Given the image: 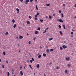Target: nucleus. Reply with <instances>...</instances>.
I'll list each match as a JSON object with an SVG mask.
<instances>
[{
	"mask_svg": "<svg viewBox=\"0 0 76 76\" xmlns=\"http://www.w3.org/2000/svg\"><path fill=\"white\" fill-rule=\"evenodd\" d=\"M65 59L67 61H69L70 60V58L69 57L67 56L65 58Z\"/></svg>",
	"mask_w": 76,
	"mask_h": 76,
	"instance_id": "obj_1",
	"label": "nucleus"
},
{
	"mask_svg": "<svg viewBox=\"0 0 76 76\" xmlns=\"http://www.w3.org/2000/svg\"><path fill=\"white\" fill-rule=\"evenodd\" d=\"M57 21H59L60 22H61V23H63V21L61 19H60L59 20L57 19Z\"/></svg>",
	"mask_w": 76,
	"mask_h": 76,
	"instance_id": "obj_2",
	"label": "nucleus"
},
{
	"mask_svg": "<svg viewBox=\"0 0 76 76\" xmlns=\"http://www.w3.org/2000/svg\"><path fill=\"white\" fill-rule=\"evenodd\" d=\"M29 2V0H26V1L25 2L26 4H28V3Z\"/></svg>",
	"mask_w": 76,
	"mask_h": 76,
	"instance_id": "obj_3",
	"label": "nucleus"
},
{
	"mask_svg": "<svg viewBox=\"0 0 76 76\" xmlns=\"http://www.w3.org/2000/svg\"><path fill=\"white\" fill-rule=\"evenodd\" d=\"M62 47V48H64V49H66V48H67V46H66L65 45H63Z\"/></svg>",
	"mask_w": 76,
	"mask_h": 76,
	"instance_id": "obj_4",
	"label": "nucleus"
},
{
	"mask_svg": "<svg viewBox=\"0 0 76 76\" xmlns=\"http://www.w3.org/2000/svg\"><path fill=\"white\" fill-rule=\"evenodd\" d=\"M37 15H39V12H37V15L35 16V17L37 18V17L38 16Z\"/></svg>",
	"mask_w": 76,
	"mask_h": 76,
	"instance_id": "obj_5",
	"label": "nucleus"
},
{
	"mask_svg": "<svg viewBox=\"0 0 76 76\" xmlns=\"http://www.w3.org/2000/svg\"><path fill=\"white\" fill-rule=\"evenodd\" d=\"M31 59L32 60H30V61L31 63H32V61H34V58H32Z\"/></svg>",
	"mask_w": 76,
	"mask_h": 76,
	"instance_id": "obj_6",
	"label": "nucleus"
},
{
	"mask_svg": "<svg viewBox=\"0 0 76 76\" xmlns=\"http://www.w3.org/2000/svg\"><path fill=\"white\" fill-rule=\"evenodd\" d=\"M22 38H23V36H21L19 37V39H22Z\"/></svg>",
	"mask_w": 76,
	"mask_h": 76,
	"instance_id": "obj_7",
	"label": "nucleus"
},
{
	"mask_svg": "<svg viewBox=\"0 0 76 76\" xmlns=\"http://www.w3.org/2000/svg\"><path fill=\"white\" fill-rule=\"evenodd\" d=\"M20 74L21 76H23V74L22 71L20 72Z\"/></svg>",
	"mask_w": 76,
	"mask_h": 76,
	"instance_id": "obj_8",
	"label": "nucleus"
},
{
	"mask_svg": "<svg viewBox=\"0 0 76 76\" xmlns=\"http://www.w3.org/2000/svg\"><path fill=\"white\" fill-rule=\"evenodd\" d=\"M16 10L17 11V13H19V10L17 8L16 9Z\"/></svg>",
	"mask_w": 76,
	"mask_h": 76,
	"instance_id": "obj_9",
	"label": "nucleus"
},
{
	"mask_svg": "<svg viewBox=\"0 0 76 76\" xmlns=\"http://www.w3.org/2000/svg\"><path fill=\"white\" fill-rule=\"evenodd\" d=\"M36 66L37 68H39V64H37L36 65Z\"/></svg>",
	"mask_w": 76,
	"mask_h": 76,
	"instance_id": "obj_10",
	"label": "nucleus"
},
{
	"mask_svg": "<svg viewBox=\"0 0 76 76\" xmlns=\"http://www.w3.org/2000/svg\"><path fill=\"white\" fill-rule=\"evenodd\" d=\"M65 73H66V74L67 73V70L66 69H65L64 71Z\"/></svg>",
	"mask_w": 76,
	"mask_h": 76,
	"instance_id": "obj_11",
	"label": "nucleus"
},
{
	"mask_svg": "<svg viewBox=\"0 0 76 76\" xmlns=\"http://www.w3.org/2000/svg\"><path fill=\"white\" fill-rule=\"evenodd\" d=\"M59 33L61 35L62 34H63V33H62V31H60Z\"/></svg>",
	"mask_w": 76,
	"mask_h": 76,
	"instance_id": "obj_12",
	"label": "nucleus"
},
{
	"mask_svg": "<svg viewBox=\"0 0 76 76\" xmlns=\"http://www.w3.org/2000/svg\"><path fill=\"white\" fill-rule=\"evenodd\" d=\"M13 28H16V24H15L13 26Z\"/></svg>",
	"mask_w": 76,
	"mask_h": 76,
	"instance_id": "obj_13",
	"label": "nucleus"
},
{
	"mask_svg": "<svg viewBox=\"0 0 76 76\" xmlns=\"http://www.w3.org/2000/svg\"><path fill=\"white\" fill-rule=\"evenodd\" d=\"M53 38H51L49 39L48 40H49V41H51V40H53Z\"/></svg>",
	"mask_w": 76,
	"mask_h": 76,
	"instance_id": "obj_14",
	"label": "nucleus"
},
{
	"mask_svg": "<svg viewBox=\"0 0 76 76\" xmlns=\"http://www.w3.org/2000/svg\"><path fill=\"white\" fill-rule=\"evenodd\" d=\"M35 34H36V35H37V34H38V31H35Z\"/></svg>",
	"mask_w": 76,
	"mask_h": 76,
	"instance_id": "obj_15",
	"label": "nucleus"
},
{
	"mask_svg": "<svg viewBox=\"0 0 76 76\" xmlns=\"http://www.w3.org/2000/svg\"><path fill=\"white\" fill-rule=\"evenodd\" d=\"M46 52L47 53H50V50H48V49H47L46 50Z\"/></svg>",
	"mask_w": 76,
	"mask_h": 76,
	"instance_id": "obj_16",
	"label": "nucleus"
},
{
	"mask_svg": "<svg viewBox=\"0 0 76 76\" xmlns=\"http://www.w3.org/2000/svg\"><path fill=\"white\" fill-rule=\"evenodd\" d=\"M41 57V55H39V56H38V58H40Z\"/></svg>",
	"mask_w": 76,
	"mask_h": 76,
	"instance_id": "obj_17",
	"label": "nucleus"
},
{
	"mask_svg": "<svg viewBox=\"0 0 76 76\" xmlns=\"http://www.w3.org/2000/svg\"><path fill=\"white\" fill-rule=\"evenodd\" d=\"M29 66L30 67V68H31V69H33V68H32V67H31V64H29Z\"/></svg>",
	"mask_w": 76,
	"mask_h": 76,
	"instance_id": "obj_18",
	"label": "nucleus"
},
{
	"mask_svg": "<svg viewBox=\"0 0 76 76\" xmlns=\"http://www.w3.org/2000/svg\"><path fill=\"white\" fill-rule=\"evenodd\" d=\"M43 56H44V57H45L46 56V54L45 53H43Z\"/></svg>",
	"mask_w": 76,
	"mask_h": 76,
	"instance_id": "obj_19",
	"label": "nucleus"
},
{
	"mask_svg": "<svg viewBox=\"0 0 76 76\" xmlns=\"http://www.w3.org/2000/svg\"><path fill=\"white\" fill-rule=\"evenodd\" d=\"M63 26L64 27V29H66V27L64 25H63Z\"/></svg>",
	"mask_w": 76,
	"mask_h": 76,
	"instance_id": "obj_20",
	"label": "nucleus"
},
{
	"mask_svg": "<svg viewBox=\"0 0 76 76\" xmlns=\"http://www.w3.org/2000/svg\"><path fill=\"white\" fill-rule=\"evenodd\" d=\"M3 54L4 56H5L6 55V52H3Z\"/></svg>",
	"mask_w": 76,
	"mask_h": 76,
	"instance_id": "obj_21",
	"label": "nucleus"
},
{
	"mask_svg": "<svg viewBox=\"0 0 76 76\" xmlns=\"http://www.w3.org/2000/svg\"><path fill=\"white\" fill-rule=\"evenodd\" d=\"M50 4H46V6H49L50 5Z\"/></svg>",
	"mask_w": 76,
	"mask_h": 76,
	"instance_id": "obj_22",
	"label": "nucleus"
},
{
	"mask_svg": "<svg viewBox=\"0 0 76 76\" xmlns=\"http://www.w3.org/2000/svg\"><path fill=\"white\" fill-rule=\"evenodd\" d=\"M53 50H54V49H51L50 50V51H53Z\"/></svg>",
	"mask_w": 76,
	"mask_h": 76,
	"instance_id": "obj_23",
	"label": "nucleus"
},
{
	"mask_svg": "<svg viewBox=\"0 0 76 76\" xmlns=\"http://www.w3.org/2000/svg\"><path fill=\"white\" fill-rule=\"evenodd\" d=\"M61 15L62 18H64V15H63V14L62 13H61Z\"/></svg>",
	"mask_w": 76,
	"mask_h": 76,
	"instance_id": "obj_24",
	"label": "nucleus"
},
{
	"mask_svg": "<svg viewBox=\"0 0 76 76\" xmlns=\"http://www.w3.org/2000/svg\"><path fill=\"white\" fill-rule=\"evenodd\" d=\"M36 9H37V10H38V7H37V5L36 6Z\"/></svg>",
	"mask_w": 76,
	"mask_h": 76,
	"instance_id": "obj_25",
	"label": "nucleus"
},
{
	"mask_svg": "<svg viewBox=\"0 0 76 76\" xmlns=\"http://www.w3.org/2000/svg\"><path fill=\"white\" fill-rule=\"evenodd\" d=\"M37 30H39V31H40L41 30V28H40V27H39L37 28Z\"/></svg>",
	"mask_w": 76,
	"mask_h": 76,
	"instance_id": "obj_26",
	"label": "nucleus"
},
{
	"mask_svg": "<svg viewBox=\"0 0 76 76\" xmlns=\"http://www.w3.org/2000/svg\"><path fill=\"white\" fill-rule=\"evenodd\" d=\"M60 49L61 50H63V48H62V47H60Z\"/></svg>",
	"mask_w": 76,
	"mask_h": 76,
	"instance_id": "obj_27",
	"label": "nucleus"
},
{
	"mask_svg": "<svg viewBox=\"0 0 76 76\" xmlns=\"http://www.w3.org/2000/svg\"><path fill=\"white\" fill-rule=\"evenodd\" d=\"M49 19H51V15H49Z\"/></svg>",
	"mask_w": 76,
	"mask_h": 76,
	"instance_id": "obj_28",
	"label": "nucleus"
},
{
	"mask_svg": "<svg viewBox=\"0 0 76 76\" xmlns=\"http://www.w3.org/2000/svg\"><path fill=\"white\" fill-rule=\"evenodd\" d=\"M9 34V33H8V32H6L5 33V34L6 35H8Z\"/></svg>",
	"mask_w": 76,
	"mask_h": 76,
	"instance_id": "obj_29",
	"label": "nucleus"
},
{
	"mask_svg": "<svg viewBox=\"0 0 76 76\" xmlns=\"http://www.w3.org/2000/svg\"><path fill=\"white\" fill-rule=\"evenodd\" d=\"M7 76H9V75H10V73H9V72H7Z\"/></svg>",
	"mask_w": 76,
	"mask_h": 76,
	"instance_id": "obj_30",
	"label": "nucleus"
},
{
	"mask_svg": "<svg viewBox=\"0 0 76 76\" xmlns=\"http://www.w3.org/2000/svg\"><path fill=\"white\" fill-rule=\"evenodd\" d=\"M15 20L13 19L12 20V23H15Z\"/></svg>",
	"mask_w": 76,
	"mask_h": 76,
	"instance_id": "obj_31",
	"label": "nucleus"
},
{
	"mask_svg": "<svg viewBox=\"0 0 76 76\" xmlns=\"http://www.w3.org/2000/svg\"><path fill=\"white\" fill-rule=\"evenodd\" d=\"M27 24H29L30 23V22L29 21H28L27 22Z\"/></svg>",
	"mask_w": 76,
	"mask_h": 76,
	"instance_id": "obj_32",
	"label": "nucleus"
},
{
	"mask_svg": "<svg viewBox=\"0 0 76 76\" xmlns=\"http://www.w3.org/2000/svg\"><path fill=\"white\" fill-rule=\"evenodd\" d=\"M40 21L41 22H43V20L42 19H40Z\"/></svg>",
	"mask_w": 76,
	"mask_h": 76,
	"instance_id": "obj_33",
	"label": "nucleus"
},
{
	"mask_svg": "<svg viewBox=\"0 0 76 76\" xmlns=\"http://www.w3.org/2000/svg\"><path fill=\"white\" fill-rule=\"evenodd\" d=\"M29 19H31L32 18V16H29Z\"/></svg>",
	"mask_w": 76,
	"mask_h": 76,
	"instance_id": "obj_34",
	"label": "nucleus"
},
{
	"mask_svg": "<svg viewBox=\"0 0 76 76\" xmlns=\"http://www.w3.org/2000/svg\"><path fill=\"white\" fill-rule=\"evenodd\" d=\"M58 27H59V28H61V26H60V25H59Z\"/></svg>",
	"mask_w": 76,
	"mask_h": 76,
	"instance_id": "obj_35",
	"label": "nucleus"
},
{
	"mask_svg": "<svg viewBox=\"0 0 76 76\" xmlns=\"http://www.w3.org/2000/svg\"><path fill=\"white\" fill-rule=\"evenodd\" d=\"M71 35H73V32H71Z\"/></svg>",
	"mask_w": 76,
	"mask_h": 76,
	"instance_id": "obj_36",
	"label": "nucleus"
},
{
	"mask_svg": "<svg viewBox=\"0 0 76 76\" xmlns=\"http://www.w3.org/2000/svg\"><path fill=\"white\" fill-rule=\"evenodd\" d=\"M28 44L30 45H31V41H29L28 42Z\"/></svg>",
	"mask_w": 76,
	"mask_h": 76,
	"instance_id": "obj_37",
	"label": "nucleus"
},
{
	"mask_svg": "<svg viewBox=\"0 0 76 76\" xmlns=\"http://www.w3.org/2000/svg\"><path fill=\"white\" fill-rule=\"evenodd\" d=\"M2 67L3 69H4V65H2Z\"/></svg>",
	"mask_w": 76,
	"mask_h": 76,
	"instance_id": "obj_38",
	"label": "nucleus"
},
{
	"mask_svg": "<svg viewBox=\"0 0 76 76\" xmlns=\"http://www.w3.org/2000/svg\"><path fill=\"white\" fill-rule=\"evenodd\" d=\"M34 19L36 20H38V18H35Z\"/></svg>",
	"mask_w": 76,
	"mask_h": 76,
	"instance_id": "obj_39",
	"label": "nucleus"
},
{
	"mask_svg": "<svg viewBox=\"0 0 76 76\" xmlns=\"http://www.w3.org/2000/svg\"><path fill=\"white\" fill-rule=\"evenodd\" d=\"M67 66H68V67H70V65H69V64H68Z\"/></svg>",
	"mask_w": 76,
	"mask_h": 76,
	"instance_id": "obj_40",
	"label": "nucleus"
},
{
	"mask_svg": "<svg viewBox=\"0 0 76 76\" xmlns=\"http://www.w3.org/2000/svg\"><path fill=\"white\" fill-rule=\"evenodd\" d=\"M59 69V67L58 66H56V69Z\"/></svg>",
	"mask_w": 76,
	"mask_h": 76,
	"instance_id": "obj_41",
	"label": "nucleus"
},
{
	"mask_svg": "<svg viewBox=\"0 0 76 76\" xmlns=\"http://www.w3.org/2000/svg\"><path fill=\"white\" fill-rule=\"evenodd\" d=\"M33 0H30V2H32L33 1Z\"/></svg>",
	"mask_w": 76,
	"mask_h": 76,
	"instance_id": "obj_42",
	"label": "nucleus"
},
{
	"mask_svg": "<svg viewBox=\"0 0 76 76\" xmlns=\"http://www.w3.org/2000/svg\"><path fill=\"white\" fill-rule=\"evenodd\" d=\"M59 12L60 13H61V10H59Z\"/></svg>",
	"mask_w": 76,
	"mask_h": 76,
	"instance_id": "obj_43",
	"label": "nucleus"
},
{
	"mask_svg": "<svg viewBox=\"0 0 76 76\" xmlns=\"http://www.w3.org/2000/svg\"><path fill=\"white\" fill-rule=\"evenodd\" d=\"M20 1L21 3H22L23 1V0H20Z\"/></svg>",
	"mask_w": 76,
	"mask_h": 76,
	"instance_id": "obj_44",
	"label": "nucleus"
},
{
	"mask_svg": "<svg viewBox=\"0 0 76 76\" xmlns=\"http://www.w3.org/2000/svg\"><path fill=\"white\" fill-rule=\"evenodd\" d=\"M63 6H64V7H65L66 6L65 5V4H63Z\"/></svg>",
	"mask_w": 76,
	"mask_h": 76,
	"instance_id": "obj_45",
	"label": "nucleus"
},
{
	"mask_svg": "<svg viewBox=\"0 0 76 76\" xmlns=\"http://www.w3.org/2000/svg\"><path fill=\"white\" fill-rule=\"evenodd\" d=\"M72 31H75V30H73V29H72Z\"/></svg>",
	"mask_w": 76,
	"mask_h": 76,
	"instance_id": "obj_46",
	"label": "nucleus"
},
{
	"mask_svg": "<svg viewBox=\"0 0 76 76\" xmlns=\"http://www.w3.org/2000/svg\"><path fill=\"white\" fill-rule=\"evenodd\" d=\"M47 32V30H45V31L43 33H45V32Z\"/></svg>",
	"mask_w": 76,
	"mask_h": 76,
	"instance_id": "obj_47",
	"label": "nucleus"
},
{
	"mask_svg": "<svg viewBox=\"0 0 76 76\" xmlns=\"http://www.w3.org/2000/svg\"><path fill=\"white\" fill-rule=\"evenodd\" d=\"M45 18L46 19H48V16H46Z\"/></svg>",
	"mask_w": 76,
	"mask_h": 76,
	"instance_id": "obj_48",
	"label": "nucleus"
},
{
	"mask_svg": "<svg viewBox=\"0 0 76 76\" xmlns=\"http://www.w3.org/2000/svg\"><path fill=\"white\" fill-rule=\"evenodd\" d=\"M48 29V28H47L46 29H45L46 30H47Z\"/></svg>",
	"mask_w": 76,
	"mask_h": 76,
	"instance_id": "obj_49",
	"label": "nucleus"
},
{
	"mask_svg": "<svg viewBox=\"0 0 76 76\" xmlns=\"http://www.w3.org/2000/svg\"><path fill=\"white\" fill-rule=\"evenodd\" d=\"M33 40H34V41H35V38H34Z\"/></svg>",
	"mask_w": 76,
	"mask_h": 76,
	"instance_id": "obj_50",
	"label": "nucleus"
},
{
	"mask_svg": "<svg viewBox=\"0 0 76 76\" xmlns=\"http://www.w3.org/2000/svg\"><path fill=\"white\" fill-rule=\"evenodd\" d=\"M53 16H55V14H53Z\"/></svg>",
	"mask_w": 76,
	"mask_h": 76,
	"instance_id": "obj_51",
	"label": "nucleus"
},
{
	"mask_svg": "<svg viewBox=\"0 0 76 76\" xmlns=\"http://www.w3.org/2000/svg\"><path fill=\"white\" fill-rule=\"evenodd\" d=\"M75 7H76V4H75Z\"/></svg>",
	"mask_w": 76,
	"mask_h": 76,
	"instance_id": "obj_52",
	"label": "nucleus"
},
{
	"mask_svg": "<svg viewBox=\"0 0 76 76\" xmlns=\"http://www.w3.org/2000/svg\"><path fill=\"white\" fill-rule=\"evenodd\" d=\"M16 38L17 39H18V37H16Z\"/></svg>",
	"mask_w": 76,
	"mask_h": 76,
	"instance_id": "obj_53",
	"label": "nucleus"
},
{
	"mask_svg": "<svg viewBox=\"0 0 76 76\" xmlns=\"http://www.w3.org/2000/svg\"><path fill=\"white\" fill-rule=\"evenodd\" d=\"M71 37H72V38H73V36L72 35V36H71Z\"/></svg>",
	"mask_w": 76,
	"mask_h": 76,
	"instance_id": "obj_54",
	"label": "nucleus"
},
{
	"mask_svg": "<svg viewBox=\"0 0 76 76\" xmlns=\"http://www.w3.org/2000/svg\"><path fill=\"white\" fill-rule=\"evenodd\" d=\"M74 18L75 19H76V16H75Z\"/></svg>",
	"mask_w": 76,
	"mask_h": 76,
	"instance_id": "obj_55",
	"label": "nucleus"
},
{
	"mask_svg": "<svg viewBox=\"0 0 76 76\" xmlns=\"http://www.w3.org/2000/svg\"><path fill=\"white\" fill-rule=\"evenodd\" d=\"M44 76H46V75H45V74H44Z\"/></svg>",
	"mask_w": 76,
	"mask_h": 76,
	"instance_id": "obj_56",
	"label": "nucleus"
},
{
	"mask_svg": "<svg viewBox=\"0 0 76 76\" xmlns=\"http://www.w3.org/2000/svg\"><path fill=\"white\" fill-rule=\"evenodd\" d=\"M7 63H8V61H7Z\"/></svg>",
	"mask_w": 76,
	"mask_h": 76,
	"instance_id": "obj_57",
	"label": "nucleus"
},
{
	"mask_svg": "<svg viewBox=\"0 0 76 76\" xmlns=\"http://www.w3.org/2000/svg\"><path fill=\"white\" fill-rule=\"evenodd\" d=\"M52 64V62H50V64Z\"/></svg>",
	"mask_w": 76,
	"mask_h": 76,
	"instance_id": "obj_58",
	"label": "nucleus"
},
{
	"mask_svg": "<svg viewBox=\"0 0 76 76\" xmlns=\"http://www.w3.org/2000/svg\"><path fill=\"white\" fill-rule=\"evenodd\" d=\"M22 69V66L20 67V69Z\"/></svg>",
	"mask_w": 76,
	"mask_h": 76,
	"instance_id": "obj_59",
	"label": "nucleus"
},
{
	"mask_svg": "<svg viewBox=\"0 0 76 76\" xmlns=\"http://www.w3.org/2000/svg\"><path fill=\"white\" fill-rule=\"evenodd\" d=\"M1 59H0V62H1Z\"/></svg>",
	"mask_w": 76,
	"mask_h": 76,
	"instance_id": "obj_60",
	"label": "nucleus"
},
{
	"mask_svg": "<svg viewBox=\"0 0 76 76\" xmlns=\"http://www.w3.org/2000/svg\"><path fill=\"white\" fill-rule=\"evenodd\" d=\"M27 35H28H28H29V34H28V33L27 34Z\"/></svg>",
	"mask_w": 76,
	"mask_h": 76,
	"instance_id": "obj_61",
	"label": "nucleus"
},
{
	"mask_svg": "<svg viewBox=\"0 0 76 76\" xmlns=\"http://www.w3.org/2000/svg\"><path fill=\"white\" fill-rule=\"evenodd\" d=\"M19 52H20V50H19Z\"/></svg>",
	"mask_w": 76,
	"mask_h": 76,
	"instance_id": "obj_62",
	"label": "nucleus"
},
{
	"mask_svg": "<svg viewBox=\"0 0 76 76\" xmlns=\"http://www.w3.org/2000/svg\"><path fill=\"white\" fill-rule=\"evenodd\" d=\"M18 46H19V44H18Z\"/></svg>",
	"mask_w": 76,
	"mask_h": 76,
	"instance_id": "obj_63",
	"label": "nucleus"
},
{
	"mask_svg": "<svg viewBox=\"0 0 76 76\" xmlns=\"http://www.w3.org/2000/svg\"><path fill=\"white\" fill-rule=\"evenodd\" d=\"M35 1H37V0H35Z\"/></svg>",
	"mask_w": 76,
	"mask_h": 76,
	"instance_id": "obj_64",
	"label": "nucleus"
}]
</instances>
